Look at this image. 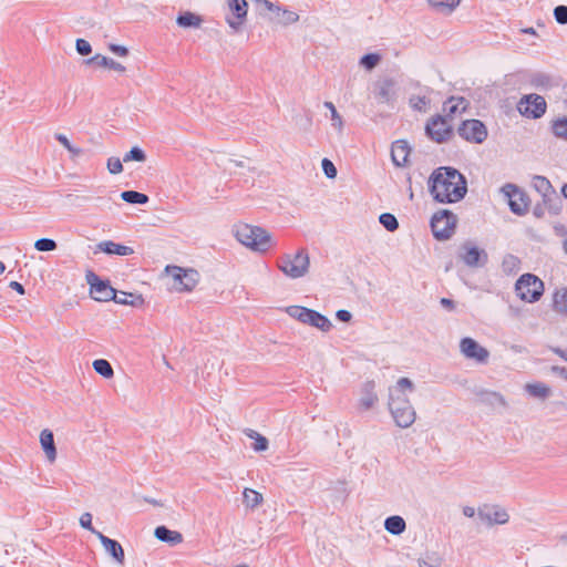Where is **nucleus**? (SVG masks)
<instances>
[{"mask_svg":"<svg viewBox=\"0 0 567 567\" xmlns=\"http://www.w3.org/2000/svg\"><path fill=\"white\" fill-rule=\"evenodd\" d=\"M414 391V382L406 377L398 379L388 389V410L400 429L411 427L416 420V411L410 399Z\"/></svg>","mask_w":567,"mask_h":567,"instance_id":"nucleus-1","label":"nucleus"},{"mask_svg":"<svg viewBox=\"0 0 567 567\" xmlns=\"http://www.w3.org/2000/svg\"><path fill=\"white\" fill-rule=\"evenodd\" d=\"M430 192L440 203H457L464 198L467 186L465 177L453 167H439L430 177Z\"/></svg>","mask_w":567,"mask_h":567,"instance_id":"nucleus-2","label":"nucleus"},{"mask_svg":"<svg viewBox=\"0 0 567 567\" xmlns=\"http://www.w3.org/2000/svg\"><path fill=\"white\" fill-rule=\"evenodd\" d=\"M235 237L240 244L258 252H266L274 245L271 235L266 229L248 224L237 226Z\"/></svg>","mask_w":567,"mask_h":567,"instance_id":"nucleus-3","label":"nucleus"},{"mask_svg":"<svg viewBox=\"0 0 567 567\" xmlns=\"http://www.w3.org/2000/svg\"><path fill=\"white\" fill-rule=\"evenodd\" d=\"M310 266L309 255L306 249H299L295 254H286L278 260V268L289 278L303 277Z\"/></svg>","mask_w":567,"mask_h":567,"instance_id":"nucleus-4","label":"nucleus"},{"mask_svg":"<svg viewBox=\"0 0 567 567\" xmlns=\"http://www.w3.org/2000/svg\"><path fill=\"white\" fill-rule=\"evenodd\" d=\"M517 297L526 302L537 301L544 292L543 281L532 274L522 275L515 284Z\"/></svg>","mask_w":567,"mask_h":567,"instance_id":"nucleus-5","label":"nucleus"},{"mask_svg":"<svg viewBox=\"0 0 567 567\" xmlns=\"http://www.w3.org/2000/svg\"><path fill=\"white\" fill-rule=\"evenodd\" d=\"M456 216L450 210L435 213L431 218V229L433 236L439 240L449 239L455 230Z\"/></svg>","mask_w":567,"mask_h":567,"instance_id":"nucleus-6","label":"nucleus"},{"mask_svg":"<svg viewBox=\"0 0 567 567\" xmlns=\"http://www.w3.org/2000/svg\"><path fill=\"white\" fill-rule=\"evenodd\" d=\"M517 109L525 117L539 118L545 114L547 104L542 95L529 94L520 99Z\"/></svg>","mask_w":567,"mask_h":567,"instance_id":"nucleus-7","label":"nucleus"},{"mask_svg":"<svg viewBox=\"0 0 567 567\" xmlns=\"http://www.w3.org/2000/svg\"><path fill=\"white\" fill-rule=\"evenodd\" d=\"M227 7L230 16L226 17V23L233 32H239L247 21L248 2L247 0H227Z\"/></svg>","mask_w":567,"mask_h":567,"instance_id":"nucleus-8","label":"nucleus"},{"mask_svg":"<svg viewBox=\"0 0 567 567\" xmlns=\"http://www.w3.org/2000/svg\"><path fill=\"white\" fill-rule=\"evenodd\" d=\"M501 192L508 199L509 209L516 215H524L528 210V200L525 194L514 184H505Z\"/></svg>","mask_w":567,"mask_h":567,"instance_id":"nucleus-9","label":"nucleus"},{"mask_svg":"<svg viewBox=\"0 0 567 567\" xmlns=\"http://www.w3.org/2000/svg\"><path fill=\"white\" fill-rule=\"evenodd\" d=\"M457 131L461 137L475 144L483 143L487 137V130L480 120H466Z\"/></svg>","mask_w":567,"mask_h":567,"instance_id":"nucleus-10","label":"nucleus"},{"mask_svg":"<svg viewBox=\"0 0 567 567\" xmlns=\"http://www.w3.org/2000/svg\"><path fill=\"white\" fill-rule=\"evenodd\" d=\"M90 285V292L96 301H110L115 297V289L107 281H103L96 274L89 270L85 275Z\"/></svg>","mask_w":567,"mask_h":567,"instance_id":"nucleus-11","label":"nucleus"},{"mask_svg":"<svg viewBox=\"0 0 567 567\" xmlns=\"http://www.w3.org/2000/svg\"><path fill=\"white\" fill-rule=\"evenodd\" d=\"M460 351L466 359L474 360L478 363H485L489 357L488 350L471 337L461 339Z\"/></svg>","mask_w":567,"mask_h":567,"instance_id":"nucleus-12","label":"nucleus"},{"mask_svg":"<svg viewBox=\"0 0 567 567\" xmlns=\"http://www.w3.org/2000/svg\"><path fill=\"white\" fill-rule=\"evenodd\" d=\"M478 520L486 525H504L509 520L508 513L499 506H483L477 509Z\"/></svg>","mask_w":567,"mask_h":567,"instance_id":"nucleus-13","label":"nucleus"},{"mask_svg":"<svg viewBox=\"0 0 567 567\" xmlns=\"http://www.w3.org/2000/svg\"><path fill=\"white\" fill-rule=\"evenodd\" d=\"M460 258L468 267H483L488 260L487 252L477 246L465 243L461 247Z\"/></svg>","mask_w":567,"mask_h":567,"instance_id":"nucleus-14","label":"nucleus"},{"mask_svg":"<svg viewBox=\"0 0 567 567\" xmlns=\"http://www.w3.org/2000/svg\"><path fill=\"white\" fill-rule=\"evenodd\" d=\"M176 282L179 284L178 290L192 291L199 280V274L194 269H183L177 266L167 267Z\"/></svg>","mask_w":567,"mask_h":567,"instance_id":"nucleus-15","label":"nucleus"},{"mask_svg":"<svg viewBox=\"0 0 567 567\" xmlns=\"http://www.w3.org/2000/svg\"><path fill=\"white\" fill-rule=\"evenodd\" d=\"M425 131L426 134L437 143L446 141L452 133L451 126L447 124L446 120L441 115L432 117L427 122Z\"/></svg>","mask_w":567,"mask_h":567,"instance_id":"nucleus-16","label":"nucleus"},{"mask_svg":"<svg viewBox=\"0 0 567 567\" xmlns=\"http://www.w3.org/2000/svg\"><path fill=\"white\" fill-rule=\"evenodd\" d=\"M411 147L405 140H398L392 143L391 159L396 167H404L409 163Z\"/></svg>","mask_w":567,"mask_h":567,"instance_id":"nucleus-17","label":"nucleus"},{"mask_svg":"<svg viewBox=\"0 0 567 567\" xmlns=\"http://www.w3.org/2000/svg\"><path fill=\"white\" fill-rule=\"evenodd\" d=\"M96 537L101 542L105 551L117 563L123 564L125 559V554L122 545L102 533H96Z\"/></svg>","mask_w":567,"mask_h":567,"instance_id":"nucleus-18","label":"nucleus"},{"mask_svg":"<svg viewBox=\"0 0 567 567\" xmlns=\"http://www.w3.org/2000/svg\"><path fill=\"white\" fill-rule=\"evenodd\" d=\"M377 384L373 380H368L361 384L360 388V406L369 410L378 402V394L375 391Z\"/></svg>","mask_w":567,"mask_h":567,"instance_id":"nucleus-19","label":"nucleus"},{"mask_svg":"<svg viewBox=\"0 0 567 567\" xmlns=\"http://www.w3.org/2000/svg\"><path fill=\"white\" fill-rule=\"evenodd\" d=\"M432 90L427 86L420 87L419 94H413L409 99V105L412 110L425 113L429 111V106L431 103L430 95Z\"/></svg>","mask_w":567,"mask_h":567,"instance_id":"nucleus-20","label":"nucleus"},{"mask_svg":"<svg viewBox=\"0 0 567 567\" xmlns=\"http://www.w3.org/2000/svg\"><path fill=\"white\" fill-rule=\"evenodd\" d=\"M395 95V82L392 79H384L378 83L377 97L381 103L394 101Z\"/></svg>","mask_w":567,"mask_h":567,"instance_id":"nucleus-21","label":"nucleus"},{"mask_svg":"<svg viewBox=\"0 0 567 567\" xmlns=\"http://www.w3.org/2000/svg\"><path fill=\"white\" fill-rule=\"evenodd\" d=\"M303 323L315 327L323 332H328L332 328L331 321L326 316L313 309H309Z\"/></svg>","mask_w":567,"mask_h":567,"instance_id":"nucleus-22","label":"nucleus"},{"mask_svg":"<svg viewBox=\"0 0 567 567\" xmlns=\"http://www.w3.org/2000/svg\"><path fill=\"white\" fill-rule=\"evenodd\" d=\"M97 248L105 254L117 255V256H128L134 252L132 247L121 245V244L114 243L112 240L101 241L97 245Z\"/></svg>","mask_w":567,"mask_h":567,"instance_id":"nucleus-23","label":"nucleus"},{"mask_svg":"<svg viewBox=\"0 0 567 567\" xmlns=\"http://www.w3.org/2000/svg\"><path fill=\"white\" fill-rule=\"evenodd\" d=\"M154 535L158 540L171 545H178L183 542V535L179 532L172 530L166 526L156 527Z\"/></svg>","mask_w":567,"mask_h":567,"instance_id":"nucleus-24","label":"nucleus"},{"mask_svg":"<svg viewBox=\"0 0 567 567\" xmlns=\"http://www.w3.org/2000/svg\"><path fill=\"white\" fill-rule=\"evenodd\" d=\"M86 64H96L99 66H102V68H107V69H111V70H114L116 72H120V73H124L126 71V68L116 62L115 60L111 59V58H107V56H104L102 54H95L94 56L87 59L85 61Z\"/></svg>","mask_w":567,"mask_h":567,"instance_id":"nucleus-25","label":"nucleus"},{"mask_svg":"<svg viewBox=\"0 0 567 567\" xmlns=\"http://www.w3.org/2000/svg\"><path fill=\"white\" fill-rule=\"evenodd\" d=\"M41 446L50 462L56 458L53 433L50 430H43L40 434Z\"/></svg>","mask_w":567,"mask_h":567,"instance_id":"nucleus-26","label":"nucleus"},{"mask_svg":"<svg viewBox=\"0 0 567 567\" xmlns=\"http://www.w3.org/2000/svg\"><path fill=\"white\" fill-rule=\"evenodd\" d=\"M118 305L140 307L144 303L142 295H135L132 292L116 291L115 297L112 299Z\"/></svg>","mask_w":567,"mask_h":567,"instance_id":"nucleus-27","label":"nucleus"},{"mask_svg":"<svg viewBox=\"0 0 567 567\" xmlns=\"http://www.w3.org/2000/svg\"><path fill=\"white\" fill-rule=\"evenodd\" d=\"M524 389L530 396L542 400L547 399L551 393V390L547 384L538 381L526 383Z\"/></svg>","mask_w":567,"mask_h":567,"instance_id":"nucleus-28","label":"nucleus"},{"mask_svg":"<svg viewBox=\"0 0 567 567\" xmlns=\"http://www.w3.org/2000/svg\"><path fill=\"white\" fill-rule=\"evenodd\" d=\"M176 23L181 28H199L203 23V19L200 16L193 13L190 11H186L181 13L176 18Z\"/></svg>","mask_w":567,"mask_h":567,"instance_id":"nucleus-29","label":"nucleus"},{"mask_svg":"<svg viewBox=\"0 0 567 567\" xmlns=\"http://www.w3.org/2000/svg\"><path fill=\"white\" fill-rule=\"evenodd\" d=\"M533 187L544 197L547 198L549 196H556L555 189L553 188L550 182L544 176H534L533 177Z\"/></svg>","mask_w":567,"mask_h":567,"instance_id":"nucleus-30","label":"nucleus"},{"mask_svg":"<svg viewBox=\"0 0 567 567\" xmlns=\"http://www.w3.org/2000/svg\"><path fill=\"white\" fill-rule=\"evenodd\" d=\"M384 528L392 535H401L405 530L406 524L401 516L393 515L385 519Z\"/></svg>","mask_w":567,"mask_h":567,"instance_id":"nucleus-31","label":"nucleus"},{"mask_svg":"<svg viewBox=\"0 0 567 567\" xmlns=\"http://www.w3.org/2000/svg\"><path fill=\"white\" fill-rule=\"evenodd\" d=\"M382 61V54L380 52H370L361 56L358 61L360 68L364 71H372Z\"/></svg>","mask_w":567,"mask_h":567,"instance_id":"nucleus-32","label":"nucleus"},{"mask_svg":"<svg viewBox=\"0 0 567 567\" xmlns=\"http://www.w3.org/2000/svg\"><path fill=\"white\" fill-rule=\"evenodd\" d=\"M462 0H430L433 9L440 12L451 13L454 11Z\"/></svg>","mask_w":567,"mask_h":567,"instance_id":"nucleus-33","label":"nucleus"},{"mask_svg":"<svg viewBox=\"0 0 567 567\" xmlns=\"http://www.w3.org/2000/svg\"><path fill=\"white\" fill-rule=\"evenodd\" d=\"M244 503L249 508H256L262 503V495L252 489V488H245L243 492Z\"/></svg>","mask_w":567,"mask_h":567,"instance_id":"nucleus-34","label":"nucleus"},{"mask_svg":"<svg viewBox=\"0 0 567 567\" xmlns=\"http://www.w3.org/2000/svg\"><path fill=\"white\" fill-rule=\"evenodd\" d=\"M121 198L128 204L144 205L148 203V196L136 190H124L121 193Z\"/></svg>","mask_w":567,"mask_h":567,"instance_id":"nucleus-35","label":"nucleus"},{"mask_svg":"<svg viewBox=\"0 0 567 567\" xmlns=\"http://www.w3.org/2000/svg\"><path fill=\"white\" fill-rule=\"evenodd\" d=\"M467 107V102L464 97H450L445 103V111L452 115L457 112H464Z\"/></svg>","mask_w":567,"mask_h":567,"instance_id":"nucleus-36","label":"nucleus"},{"mask_svg":"<svg viewBox=\"0 0 567 567\" xmlns=\"http://www.w3.org/2000/svg\"><path fill=\"white\" fill-rule=\"evenodd\" d=\"M551 132L555 137L567 141V117H558L551 122Z\"/></svg>","mask_w":567,"mask_h":567,"instance_id":"nucleus-37","label":"nucleus"},{"mask_svg":"<svg viewBox=\"0 0 567 567\" xmlns=\"http://www.w3.org/2000/svg\"><path fill=\"white\" fill-rule=\"evenodd\" d=\"M93 369L100 375L110 379L114 375V370L111 363L105 359H96L93 361Z\"/></svg>","mask_w":567,"mask_h":567,"instance_id":"nucleus-38","label":"nucleus"},{"mask_svg":"<svg viewBox=\"0 0 567 567\" xmlns=\"http://www.w3.org/2000/svg\"><path fill=\"white\" fill-rule=\"evenodd\" d=\"M554 308L558 312L567 313V289L557 290L554 293Z\"/></svg>","mask_w":567,"mask_h":567,"instance_id":"nucleus-39","label":"nucleus"},{"mask_svg":"<svg viewBox=\"0 0 567 567\" xmlns=\"http://www.w3.org/2000/svg\"><path fill=\"white\" fill-rule=\"evenodd\" d=\"M246 434L248 437L255 440V443L252 445L254 451L262 452L268 449V440L264 435L259 434L254 430H248Z\"/></svg>","mask_w":567,"mask_h":567,"instance_id":"nucleus-40","label":"nucleus"},{"mask_svg":"<svg viewBox=\"0 0 567 567\" xmlns=\"http://www.w3.org/2000/svg\"><path fill=\"white\" fill-rule=\"evenodd\" d=\"M442 558L436 553L426 554L419 559V567H441Z\"/></svg>","mask_w":567,"mask_h":567,"instance_id":"nucleus-41","label":"nucleus"},{"mask_svg":"<svg viewBox=\"0 0 567 567\" xmlns=\"http://www.w3.org/2000/svg\"><path fill=\"white\" fill-rule=\"evenodd\" d=\"M324 107L328 109L330 111V118H331V125L337 128L338 131H341L342 130V126H343V122H342V117L340 116V114L338 113L334 104L332 102H324L323 103Z\"/></svg>","mask_w":567,"mask_h":567,"instance_id":"nucleus-42","label":"nucleus"},{"mask_svg":"<svg viewBox=\"0 0 567 567\" xmlns=\"http://www.w3.org/2000/svg\"><path fill=\"white\" fill-rule=\"evenodd\" d=\"M380 224L389 231H394L399 227L396 217L390 213H383L379 217Z\"/></svg>","mask_w":567,"mask_h":567,"instance_id":"nucleus-43","label":"nucleus"},{"mask_svg":"<svg viewBox=\"0 0 567 567\" xmlns=\"http://www.w3.org/2000/svg\"><path fill=\"white\" fill-rule=\"evenodd\" d=\"M309 308L301 307V306H289L286 308V312L293 319H297L301 323H303L307 315H308Z\"/></svg>","mask_w":567,"mask_h":567,"instance_id":"nucleus-44","label":"nucleus"},{"mask_svg":"<svg viewBox=\"0 0 567 567\" xmlns=\"http://www.w3.org/2000/svg\"><path fill=\"white\" fill-rule=\"evenodd\" d=\"M145 159H146V155H145L144 151L137 146L132 147L131 151L127 152L123 156L124 163H127L131 161L144 162Z\"/></svg>","mask_w":567,"mask_h":567,"instance_id":"nucleus-45","label":"nucleus"},{"mask_svg":"<svg viewBox=\"0 0 567 567\" xmlns=\"http://www.w3.org/2000/svg\"><path fill=\"white\" fill-rule=\"evenodd\" d=\"M277 14L280 16V18L278 19V22H280L285 25L295 23L299 20V16L296 12L288 10V9L280 8L279 13H277Z\"/></svg>","mask_w":567,"mask_h":567,"instance_id":"nucleus-46","label":"nucleus"},{"mask_svg":"<svg viewBox=\"0 0 567 567\" xmlns=\"http://www.w3.org/2000/svg\"><path fill=\"white\" fill-rule=\"evenodd\" d=\"M34 248L39 251H52L56 248V243L50 238H40L34 243Z\"/></svg>","mask_w":567,"mask_h":567,"instance_id":"nucleus-47","label":"nucleus"},{"mask_svg":"<svg viewBox=\"0 0 567 567\" xmlns=\"http://www.w3.org/2000/svg\"><path fill=\"white\" fill-rule=\"evenodd\" d=\"M107 169L110 174L117 175L123 172V164L118 157H110L107 159Z\"/></svg>","mask_w":567,"mask_h":567,"instance_id":"nucleus-48","label":"nucleus"},{"mask_svg":"<svg viewBox=\"0 0 567 567\" xmlns=\"http://www.w3.org/2000/svg\"><path fill=\"white\" fill-rule=\"evenodd\" d=\"M321 166H322V171H323L324 175L328 178H330V179L336 178L337 168H336L334 164L329 158H323L321 162Z\"/></svg>","mask_w":567,"mask_h":567,"instance_id":"nucleus-49","label":"nucleus"},{"mask_svg":"<svg viewBox=\"0 0 567 567\" xmlns=\"http://www.w3.org/2000/svg\"><path fill=\"white\" fill-rule=\"evenodd\" d=\"M554 18L559 24H567V7L566 6H557L554 9Z\"/></svg>","mask_w":567,"mask_h":567,"instance_id":"nucleus-50","label":"nucleus"},{"mask_svg":"<svg viewBox=\"0 0 567 567\" xmlns=\"http://www.w3.org/2000/svg\"><path fill=\"white\" fill-rule=\"evenodd\" d=\"M80 525L96 535V533H100L99 530L94 529L92 526V515L90 513H83L80 517Z\"/></svg>","mask_w":567,"mask_h":567,"instance_id":"nucleus-51","label":"nucleus"},{"mask_svg":"<svg viewBox=\"0 0 567 567\" xmlns=\"http://www.w3.org/2000/svg\"><path fill=\"white\" fill-rule=\"evenodd\" d=\"M75 49L79 54L87 55L92 52L91 44L84 39H78L75 42Z\"/></svg>","mask_w":567,"mask_h":567,"instance_id":"nucleus-52","label":"nucleus"},{"mask_svg":"<svg viewBox=\"0 0 567 567\" xmlns=\"http://www.w3.org/2000/svg\"><path fill=\"white\" fill-rule=\"evenodd\" d=\"M252 1L256 4L262 6L268 11H272V12H276V13H279V11H280V7L278 4H275V3L270 2L269 0H252Z\"/></svg>","mask_w":567,"mask_h":567,"instance_id":"nucleus-53","label":"nucleus"},{"mask_svg":"<svg viewBox=\"0 0 567 567\" xmlns=\"http://www.w3.org/2000/svg\"><path fill=\"white\" fill-rule=\"evenodd\" d=\"M109 49H110L111 52H113L114 54H116L118 56H126L128 54V50L124 45L110 44Z\"/></svg>","mask_w":567,"mask_h":567,"instance_id":"nucleus-54","label":"nucleus"},{"mask_svg":"<svg viewBox=\"0 0 567 567\" xmlns=\"http://www.w3.org/2000/svg\"><path fill=\"white\" fill-rule=\"evenodd\" d=\"M336 317L342 322H349L352 318V313L348 310L341 309L336 312Z\"/></svg>","mask_w":567,"mask_h":567,"instance_id":"nucleus-55","label":"nucleus"},{"mask_svg":"<svg viewBox=\"0 0 567 567\" xmlns=\"http://www.w3.org/2000/svg\"><path fill=\"white\" fill-rule=\"evenodd\" d=\"M550 371L554 373V374H557L561 378H564L565 380H567V369L564 368V367H558V365H553L550 368Z\"/></svg>","mask_w":567,"mask_h":567,"instance_id":"nucleus-56","label":"nucleus"},{"mask_svg":"<svg viewBox=\"0 0 567 567\" xmlns=\"http://www.w3.org/2000/svg\"><path fill=\"white\" fill-rule=\"evenodd\" d=\"M55 140L60 144H62L66 150L70 148V146L72 145V143L69 141V138L64 134H61V133L55 134Z\"/></svg>","mask_w":567,"mask_h":567,"instance_id":"nucleus-57","label":"nucleus"},{"mask_svg":"<svg viewBox=\"0 0 567 567\" xmlns=\"http://www.w3.org/2000/svg\"><path fill=\"white\" fill-rule=\"evenodd\" d=\"M440 303L442 307L449 309L450 311H453L455 309L454 301L449 298H441Z\"/></svg>","mask_w":567,"mask_h":567,"instance_id":"nucleus-58","label":"nucleus"},{"mask_svg":"<svg viewBox=\"0 0 567 567\" xmlns=\"http://www.w3.org/2000/svg\"><path fill=\"white\" fill-rule=\"evenodd\" d=\"M9 287L11 289L16 290L20 295H24L25 293L24 287L20 282H18V281H11L9 284Z\"/></svg>","mask_w":567,"mask_h":567,"instance_id":"nucleus-59","label":"nucleus"},{"mask_svg":"<svg viewBox=\"0 0 567 567\" xmlns=\"http://www.w3.org/2000/svg\"><path fill=\"white\" fill-rule=\"evenodd\" d=\"M462 512H463L464 516H466L468 518H472L475 515H477V511L472 506H464Z\"/></svg>","mask_w":567,"mask_h":567,"instance_id":"nucleus-60","label":"nucleus"},{"mask_svg":"<svg viewBox=\"0 0 567 567\" xmlns=\"http://www.w3.org/2000/svg\"><path fill=\"white\" fill-rule=\"evenodd\" d=\"M68 151L70 152L72 158H75L83 154V150L74 146L73 144L70 146V148H68Z\"/></svg>","mask_w":567,"mask_h":567,"instance_id":"nucleus-61","label":"nucleus"},{"mask_svg":"<svg viewBox=\"0 0 567 567\" xmlns=\"http://www.w3.org/2000/svg\"><path fill=\"white\" fill-rule=\"evenodd\" d=\"M554 353H556L557 355H559L561 359H564L565 361H567V350H563L560 348H553L551 349Z\"/></svg>","mask_w":567,"mask_h":567,"instance_id":"nucleus-62","label":"nucleus"},{"mask_svg":"<svg viewBox=\"0 0 567 567\" xmlns=\"http://www.w3.org/2000/svg\"><path fill=\"white\" fill-rule=\"evenodd\" d=\"M516 261H517V258H516V257H514V256H512V255H509V256H507V257L504 259V265H506L507 262H512V265H515V264H516Z\"/></svg>","mask_w":567,"mask_h":567,"instance_id":"nucleus-63","label":"nucleus"},{"mask_svg":"<svg viewBox=\"0 0 567 567\" xmlns=\"http://www.w3.org/2000/svg\"><path fill=\"white\" fill-rule=\"evenodd\" d=\"M561 194L567 199V184L563 185L561 187Z\"/></svg>","mask_w":567,"mask_h":567,"instance_id":"nucleus-64","label":"nucleus"}]
</instances>
